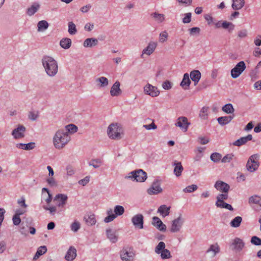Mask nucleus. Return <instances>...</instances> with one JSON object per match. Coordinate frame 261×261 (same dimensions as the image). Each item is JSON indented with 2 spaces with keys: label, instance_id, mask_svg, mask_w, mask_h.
<instances>
[{
  "label": "nucleus",
  "instance_id": "1",
  "mask_svg": "<svg viewBox=\"0 0 261 261\" xmlns=\"http://www.w3.org/2000/svg\"><path fill=\"white\" fill-rule=\"evenodd\" d=\"M43 66L46 74L51 77L55 76L58 71L57 62L49 56H44L42 59Z\"/></svg>",
  "mask_w": 261,
  "mask_h": 261
},
{
  "label": "nucleus",
  "instance_id": "2",
  "mask_svg": "<svg viewBox=\"0 0 261 261\" xmlns=\"http://www.w3.org/2000/svg\"><path fill=\"white\" fill-rule=\"evenodd\" d=\"M74 132H57L54 136L53 142L55 147L61 149L70 141V135Z\"/></svg>",
  "mask_w": 261,
  "mask_h": 261
},
{
  "label": "nucleus",
  "instance_id": "3",
  "mask_svg": "<svg viewBox=\"0 0 261 261\" xmlns=\"http://www.w3.org/2000/svg\"><path fill=\"white\" fill-rule=\"evenodd\" d=\"M115 214H113L112 210L110 209L108 211L107 214L108 216L105 218L104 221L106 223H109L113 221L117 216H121L124 213V208L122 206L116 205L114 209Z\"/></svg>",
  "mask_w": 261,
  "mask_h": 261
},
{
  "label": "nucleus",
  "instance_id": "4",
  "mask_svg": "<svg viewBox=\"0 0 261 261\" xmlns=\"http://www.w3.org/2000/svg\"><path fill=\"white\" fill-rule=\"evenodd\" d=\"M165 244L163 242H160L155 247L154 251L156 254H160L161 257L163 259L170 258L172 256L170 251L165 249Z\"/></svg>",
  "mask_w": 261,
  "mask_h": 261
},
{
  "label": "nucleus",
  "instance_id": "5",
  "mask_svg": "<svg viewBox=\"0 0 261 261\" xmlns=\"http://www.w3.org/2000/svg\"><path fill=\"white\" fill-rule=\"evenodd\" d=\"M259 157L258 154H253L250 156L246 164V168L248 171L253 172L258 169L259 165Z\"/></svg>",
  "mask_w": 261,
  "mask_h": 261
},
{
  "label": "nucleus",
  "instance_id": "6",
  "mask_svg": "<svg viewBox=\"0 0 261 261\" xmlns=\"http://www.w3.org/2000/svg\"><path fill=\"white\" fill-rule=\"evenodd\" d=\"M126 178L138 182H143L147 178V174L142 170L140 169L130 172Z\"/></svg>",
  "mask_w": 261,
  "mask_h": 261
},
{
  "label": "nucleus",
  "instance_id": "7",
  "mask_svg": "<svg viewBox=\"0 0 261 261\" xmlns=\"http://www.w3.org/2000/svg\"><path fill=\"white\" fill-rule=\"evenodd\" d=\"M246 65L244 61H240L231 70V76L233 79L238 78L245 70Z\"/></svg>",
  "mask_w": 261,
  "mask_h": 261
},
{
  "label": "nucleus",
  "instance_id": "8",
  "mask_svg": "<svg viewBox=\"0 0 261 261\" xmlns=\"http://www.w3.org/2000/svg\"><path fill=\"white\" fill-rule=\"evenodd\" d=\"M122 261H133L135 254L131 248H123L120 253Z\"/></svg>",
  "mask_w": 261,
  "mask_h": 261
},
{
  "label": "nucleus",
  "instance_id": "9",
  "mask_svg": "<svg viewBox=\"0 0 261 261\" xmlns=\"http://www.w3.org/2000/svg\"><path fill=\"white\" fill-rule=\"evenodd\" d=\"M184 223V219L181 215H180L177 218L172 221L170 231L172 232H179L182 228Z\"/></svg>",
  "mask_w": 261,
  "mask_h": 261
},
{
  "label": "nucleus",
  "instance_id": "10",
  "mask_svg": "<svg viewBox=\"0 0 261 261\" xmlns=\"http://www.w3.org/2000/svg\"><path fill=\"white\" fill-rule=\"evenodd\" d=\"M144 92L145 94L149 95L153 97L158 96L160 93L156 87L149 84H147L144 87Z\"/></svg>",
  "mask_w": 261,
  "mask_h": 261
},
{
  "label": "nucleus",
  "instance_id": "11",
  "mask_svg": "<svg viewBox=\"0 0 261 261\" xmlns=\"http://www.w3.org/2000/svg\"><path fill=\"white\" fill-rule=\"evenodd\" d=\"M132 222L136 228L142 229L143 228V216L137 214L132 218Z\"/></svg>",
  "mask_w": 261,
  "mask_h": 261
},
{
  "label": "nucleus",
  "instance_id": "12",
  "mask_svg": "<svg viewBox=\"0 0 261 261\" xmlns=\"http://www.w3.org/2000/svg\"><path fill=\"white\" fill-rule=\"evenodd\" d=\"M68 199L66 195L63 194H58L56 195L54 198V201L56 202V204L58 207H63L66 204Z\"/></svg>",
  "mask_w": 261,
  "mask_h": 261
},
{
  "label": "nucleus",
  "instance_id": "13",
  "mask_svg": "<svg viewBox=\"0 0 261 261\" xmlns=\"http://www.w3.org/2000/svg\"><path fill=\"white\" fill-rule=\"evenodd\" d=\"M248 202L250 205L255 204L256 205V207L254 208L255 211H259L261 210L260 196L257 195H254L249 198Z\"/></svg>",
  "mask_w": 261,
  "mask_h": 261
},
{
  "label": "nucleus",
  "instance_id": "14",
  "mask_svg": "<svg viewBox=\"0 0 261 261\" xmlns=\"http://www.w3.org/2000/svg\"><path fill=\"white\" fill-rule=\"evenodd\" d=\"M215 188L220 192L228 193L230 187L229 185L222 181H217L215 184Z\"/></svg>",
  "mask_w": 261,
  "mask_h": 261
},
{
  "label": "nucleus",
  "instance_id": "15",
  "mask_svg": "<svg viewBox=\"0 0 261 261\" xmlns=\"http://www.w3.org/2000/svg\"><path fill=\"white\" fill-rule=\"evenodd\" d=\"M175 124L176 126L187 130L190 123L188 122L187 118L180 117L177 119V122Z\"/></svg>",
  "mask_w": 261,
  "mask_h": 261
},
{
  "label": "nucleus",
  "instance_id": "16",
  "mask_svg": "<svg viewBox=\"0 0 261 261\" xmlns=\"http://www.w3.org/2000/svg\"><path fill=\"white\" fill-rule=\"evenodd\" d=\"M120 83L116 81L111 87L110 94L112 96H118L121 94L122 91L120 88Z\"/></svg>",
  "mask_w": 261,
  "mask_h": 261
},
{
  "label": "nucleus",
  "instance_id": "17",
  "mask_svg": "<svg viewBox=\"0 0 261 261\" xmlns=\"http://www.w3.org/2000/svg\"><path fill=\"white\" fill-rule=\"evenodd\" d=\"M152 224L160 231H164L166 230V226L163 223L161 219L158 217L152 218Z\"/></svg>",
  "mask_w": 261,
  "mask_h": 261
},
{
  "label": "nucleus",
  "instance_id": "18",
  "mask_svg": "<svg viewBox=\"0 0 261 261\" xmlns=\"http://www.w3.org/2000/svg\"><path fill=\"white\" fill-rule=\"evenodd\" d=\"M157 46V43L155 42H150L147 46L144 48L142 51L141 57H142L143 54L150 55L153 53Z\"/></svg>",
  "mask_w": 261,
  "mask_h": 261
},
{
  "label": "nucleus",
  "instance_id": "19",
  "mask_svg": "<svg viewBox=\"0 0 261 261\" xmlns=\"http://www.w3.org/2000/svg\"><path fill=\"white\" fill-rule=\"evenodd\" d=\"M76 256V249L72 246L70 247L65 257L66 260L68 261H72L75 258Z\"/></svg>",
  "mask_w": 261,
  "mask_h": 261
},
{
  "label": "nucleus",
  "instance_id": "20",
  "mask_svg": "<svg viewBox=\"0 0 261 261\" xmlns=\"http://www.w3.org/2000/svg\"><path fill=\"white\" fill-rule=\"evenodd\" d=\"M244 244L242 240L239 238H235L233 242L231 244V246L232 247V249L236 250L237 251H240L244 247Z\"/></svg>",
  "mask_w": 261,
  "mask_h": 261
},
{
  "label": "nucleus",
  "instance_id": "21",
  "mask_svg": "<svg viewBox=\"0 0 261 261\" xmlns=\"http://www.w3.org/2000/svg\"><path fill=\"white\" fill-rule=\"evenodd\" d=\"M162 189L158 182H153L151 187L148 189V193L150 195L156 194L162 192Z\"/></svg>",
  "mask_w": 261,
  "mask_h": 261
},
{
  "label": "nucleus",
  "instance_id": "22",
  "mask_svg": "<svg viewBox=\"0 0 261 261\" xmlns=\"http://www.w3.org/2000/svg\"><path fill=\"white\" fill-rule=\"evenodd\" d=\"M220 247L218 243L211 245L207 250L206 252L211 254L212 257H214L217 253L220 252Z\"/></svg>",
  "mask_w": 261,
  "mask_h": 261
},
{
  "label": "nucleus",
  "instance_id": "23",
  "mask_svg": "<svg viewBox=\"0 0 261 261\" xmlns=\"http://www.w3.org/2000/svg\"><path fill=\"white\" fill-rule=\"evenodd\" d=\"M190 75L191 79L194 83V85H197L201 78L200 72L198 70H194L191 72Z\"/></svg>",
  "mask_w": 261,
  "mask_h": 261
},
{
  "label": "nucleus",
  "instance_id": "24",
  "mask_svg": "<svg viewBox=\"0 0 261 261\" xmlns=\"http://www.w3.org/2000/svg\"><path fill=\"white\" fill-rule=\"evenodd\" d=\"M252 139V135H248L246 137H241V138L239 139L234 142H233V144L235 146H240L247 143L248 141L251 140Z\"/></svg>",
  "mask_w": 261,
  "mask_h": 261
},
{
  "label": "nucleus",
  "instance_id": "25",
  "mask_svg": "<svg viewBox=\"0 0 261 261\" xmlns=\"http://www.w3.org/2000/svg\"><path fill=\"white\" fill-rule=\"evenodd\" d=\"M190 84L191 81L189 79V74L186 73L184 75L183 79L180 85L184 89L187 90L189 89Z\"/></svg>",
  "mask_w": 261,
  "mask_h": 261
},
{
  "label": "nucleus",
  "instance_id": "26",
  "mask_svg": "<svg viewBox=\"0 0 261 261\" xmlns=\"http://www.w3.org/2000/svg\"><path fill=\"white\" fill-rule=\"evenodd\" d=\"M170 208V206H167L166 205H162L159 207L158 212L163 217H165L169 215Z\"/></svg>",
  "mask_w": 261,
  "mask_h": 261
},
{
  "label": "nucleus",
  "instance_id": "27",
  "mask_svg": "<svg viewBox=\"0 0 261 261\" xmlns=\"http://www.w3.org/2000/svg\"><path fill=\"white\" fill-rule=\"evenodd\" d=\"M97 44L98 40L97 39L91 38L86 39L83 43V45L85 47H92L96 46Z\"/></svg>",
  "mask_w": 261,
  "mask_h": 261
},
{
  "label": "nucleus",
  "instance_id": "28",
  "mask_svg": "<svg viewBox=\"0 0 261 261\" xmlns=\"http://www.w3.org/2000/svg\"><path fill=\"white\" fill-rule=\"evenodd\" d=\"M109 138L113 140L120 139L123 136V132H107Z\"/></svg>",
  "mask_w": 261,
  "mask_h": 261
},
{
  "label": "nucleus",
  "instance_id": "29",
  "mask_svg": "<svg viewBox=\"0 0 261 261\" xmlns=\"http://www.w3.org/2000/svg\"><path fill=\"white\" fill-rule=\"evenodd\" d=\"M84 220L86 222V223L89 226L95 224L96 222L95 216L94 214L85 216L84 217Z\"/></svg>",
  "mask_w": 261,
  "mask_h": 261
},
{
  "label": "nucleus",
  "instance_id": "30",
  "mask_svg": "<svg viewBox=\"0 0 261 261\" xmlns=\"http://www.w3.org/2000/svg\"><path fill=\"white\" fill-rule=\"evenodd\" d=\"M108 238L112 243H115L117 241V236L116 234V232L114 231L111 229H108L106 231Z\"/></svg>",
  "mask_w": 261,
  "mask_h": 261
},
{
  "label": "nucleus",
  "instance_id": "31",
  "mask_svg": "<svg viewBox=\"0 0 261 261\" xmlns=\"http://www.w3.org/2000/svg\"><path fill=\"white\" fill-rule=\"evenodd\" d=\"M232 8L233 10H238L242 8L245 5L244 0H232Z\"/></svg>",
  "mask_w": 261,
  "mask_h": 261
},
{
  "label": "nucleus",
  "instance_id": "32",
  "mask_svg": "<svg viewBox=\"0 0 261 261\" xmlns=\"http://www.w3.org/2000/svg\"><path fill=\"white\" fill-rule=\"evenodd\" d=\"M95 81L99 87H105L109 85L108 79L104 76H101L96 79Z\"/></svg>",
  "mask_w": 261,
  "mask_h": 261
},
{
  "label": "nucleus",
  "instance_id": "33",
  "mask_svg": "<svg viewBox=\"0 0 261 261\" xmlns=\"http://www.w3.org/2000/svg\"><path fill=\"white\" fill-rule=\"evenodd\" d=\"M233 119V117L231 116H222L220 117L217 119L218 123L221 125H224L226 124H228L230 122L232 119Z\"/></svg>",
  "mask_w": 261,
  "mask_h": 261
},
{
  "label": "nucleus",
  "instance_id": "34",
  "mask_svg": "<svg viewBox=\"0 0 261 261\" xmlns=\"http://www.w3.org/2000/svg\"><path fill=\"white\" fill-rule=\"evenodd\" d=\"M61 46L64 49H68L71 45V40L68 38H64L61 40L60 42Z\"/></svg>",
  "mask_w": 261,
  "mask_h": 261
},
{
  "label": "nucleus",
  "instance_id": "35",
  "mask_svg": "<svg viewBox=\"0 0 261 261\" xmlns=\"http://www.w3.org/2000/svg\"><path fill=\"white\" fill-rule=\"evenodd\" d=\"M174 165L175 166L174 173L176 176H179L183 171V167L181 164L180 162H175Z\"/></svg>",
  "mask_w": 261,
  "mask_h": 261
},
{
  "label": "nucleus",
  "instance_id": "36",
  "mask_svg": "<svg viewBox=\"0 0 261 261\" xmlns=\"http://www.w3.org/2000/svg\"><path fill=\"white\" fill-rule=\"evenodd\" d=\"M47 251L46 247L45 246H42L38 248L36 254H35L33 259H37L41 255L45 253Z\"/></svg>",
  "mask_w": 261,
  "mask_h": 261
},
{
  "label": "nucleus",
  "instance_id": "37",
  "mask_svg": "<svg viewBox=\"0 0 261 261\" xmlns=\"http://www.w3.org/2000/svg\"><path fill=\"white\" fill-rule=\"evenodd\" d=\"M17 147L18 148L28 150L33 149L35 147V143L33 142H30L28 144L20 143L17 145Z\"/></svg>",
  "mask_w": 261,
  "mask_h": 261
},
{
  "label": "nucleus",
  "instance_id": "38",
  "mask_svg": "<svg viewBox=\"0 0 261 261\" xmlns=\"http://www.w3.org/2000/svg\"><path fill=\"white\" fill-rule=\"evenodd\" d=\"M48 23L45 20L39 21L37 24L38 31H44L48 27Z\"/></svg>",
  "mask_w": 261,
  "mask_h": 261
},
{
  "label": "nucleus",
  "instance_id": "39",
  "mask_svg": "<svg viewBox=\"0 0 261 261\" xmlns=\"http://www.w3.org/2000/svg\"><path fill=\"white\" fill-rule=\"evenodd\" d=\"M40 5L38 4H33L27 9V14L29 16L34 15L39 9Z\"/></svg>",
  "mask_w": 261,
  "mask_h": 261
},
{
  "label": "nucleus",
  "instance_id": "40",
  "mask_svg": "<svg viewBox=\"0 0 261 261\" xmlns=\"http://www.w3.org/2000/svg\"><path fill=\"white\" fill-rule=\"evenodd\" d=\"M222 110L226 114H232L234 112V109L231 103H227L222 108Z\"/></svg>",
  "mask_w": 261,
  "mask_h": 261
},
{
  "label": "nucleus",
  "instance_id": "41",
  "mask_svg": "<svg viewBox=\"0 0 261 261\" xmlns=\"http://www.w3.org/2000/svg\"><path fill=\"white\" fill-rule=\"evenodd\" d=\"M242 221V217L240 216H237L231 220L230 223V226L232 227H238L240 226Z\"/></svg>",
  "mask_w": 261,
  "mask_h": 261
},
{
  "label": "nucleus",
  "instance_id": "42",
  "mask_svg": "<svg viewBox=\"0 0 261 261\" xmlns=\"http://www.w3.org/2000/svg\"><path fill=\"white\" fill-rule=\"evenodd\" d=\"M123 128L120 123H112L108 126L107 130H121Z\"/></svg>",
  "mask_w": 261,
  "mask_h": 261
},
{
  "label": "nucleus",
  "instance_id": "43",
  "mask_svg": "<svg viewBox=\"0 0 261 261\" xmlns=\"http://www.w3.org/2000/svg\"><path fill=\"white\" fill-rule=\"evenodd\" d=\"M151 15L158 23H161L165 20L164 15L163 14L154 12L152 13Z\"/></svg>",
  "mask_w": 261,
  "mask_h": 261
},
{
  "label": "nucleus",
  "instance_id": "44",
  "mask_svg": "<svg viewBox=\"0 0 261 261\" xmlns=\"http://www.w3.org/2000/svg\"><path fill=\"white\" fill-rule=\"evenodd\" d=\"M235 25L231 22L224 21L222 23V28L224 29H227L229 32L233 31Z\"/></svg>",
  "mask_w": 261,
  "mask_h": 261
},
{
  "label": "nucleus",
  "instance_id": "45",
  "mask_svg": "<svg viewBox=\"0 0 261 261\" xmlns=\"http://www.w3.org/2000/svg\"><path fill=\"white\" fill-rule=\"evenodd\" d=\"M216 205L218 207L225 208L229 210V211H232L233 210L232 206L230 204L226 203L224 201H222V202H216Z\"/></svg>",
  "mask_w": 261,
  "mask_h": 261
},
{
  "label": "nucleus",
  "instance_id": "46",
  "mask_svg": "<svg viewBox=\"0 0 261 261\" xmlns=\"http://www.w3.org/2000/svg\"><path fill=\"white\" fill-rule=\"evenodd\" d=\"M208 108L203 107L200 111L199 117L203 119H205L208 115Z\"/></svg>",
  "mask_w": 261,
  "mask_h": 261
},
{
  "label": "nucleus",
  "instance_id": "47",
  "mask_svg": "<svg viewBox=\"0 0 261 261\" xmlns=\"http://www.w3.org/2000/svg\"><path fill=\"white\" fill-rule=\"evenodd\" d=\"M222 159V155L220 153L215 152L211 155V159L215 163L219 162Z\"/></svg>",
  "mask_w": 261,
  "mask_h": 261
},
{
  "label": "nucleus",
  "instance_id": "48",
  "mask_svg": "<svg viewBox=\"0 0 261 261\" xmlns=\"http://www.w3.org/2000/svg\"><path fill=\"white\" fill-rule=\"evenodd\" d=\"M68 32L71 35H74L77 32L76 26L73 22L68 23Z\"/></svg>",
  "mask_w": 261,
  "mask_h": 261
},
{
  "label": "nucleus",
  "instance_id": "49",
  "mask_svg": "<svg viewBox=\"0 0 261 261\" xmlns=\"http://www.w3.org/2000/svg\"><path fill=\"white\" fill-rule=\"evenodd\" d=\"M39 116L38 111H30L28 114V118L32 121H34L37 119Z\"/></svg>",
  "mask_w": 261,
  "mask_h": 261
},
{
  "label": "nucleus",
  "instance_id": "50",
  "mask_svg": "<svg viewBox=\"0 0 261 261\" xmlns=\"http://www.w3.org/2000/svg\"><path fill=\"white\" fill-rule=\"evenodd\" d=\"M102 164V161L100 159L92 160L90 161L89 165L94 168H97L100 167Z\"/></svg>",
  "mask_w": 261,
  "mask_h": 261
},
{
  "label": "nucleus",
  "instance_id": "51",
  "mask_svg": "<svg viewBox=\"0 0 261 261\" xmlns=\"http://www.w3.org/2000/svg\"><path fill=\"white\" fill-rule=\"evenodd\" d=\"M228 197V193H223V194H219L217 196L216 202H222L224 200H226Z\"/></svg>",
  "mask_w": 261,
  "mask_h": 261
},
{
  "label": "nucleus",
  "instance_id": "52",
  "mask_svg": "<svg viewBox=\"0 0 261 261\" xmlns=\"http://www.w3.org/2000/svg\"><path fill=\"white\" fill-rule=\"evenodd\" d=\"M198 187L196 185H192L187 187L183 190V191L185 193H191L197 189Z\"/></svg>",
  "mask_w": 261,
  "mask_h": 261
},
{
  "label": "nucleus",
  "instance_id": "53",
  "mask_svg": "<svg viewBox=\"0 0 261 261\" xmlns=\"http://www.w3.org/2000/svg\"><path fill=\"white\" fill-rule=\"evenodd\" d=\"M233 156L234 155L232 153L227 154L221 159V161L224 163H229L232 160Z\"/></svg>",
  "mask_w": 261,
  "mask_h": 261
},
{
  "label": "nucleus",
  "instance_id": "54",
  "mask_svg": "<svg viewBox=\"0 0 261 261\" xmlns=\"http://www.w3.org/2000/svg\"><path fill=\"white\" fill-rule=\"evenodd\" d=\"M168 34L167 31H164L160 34V42L163 43L167 41Z\"/></svg>",
  "mask_w": 261,
  "mask_h": 261
},
{
  "label": "nucleus",
  "instance_id": "55",
  "mask_svg": "<svg viewBox=\"0 0 261 261\" xmlns=\"http://www.w3.org/2000/svg\"><path fill=\"white\" fill-rule=\"evenodd\" d=\"M28 226L27 225H24V224L22 223L21 225L20 228V232L24 236H27L28 234Z\"/></svg>",
  "mask_w": 261,
  "mask_h": 261
},
{
  "label": "nucleus",
  "instance_id": "56",
  "mask_svg": "<svg viewBox=\"0 0 261 261\" xmlns=\"http://www.w3.org/2000/svg\"><path fill=\"white\" fill-rule=\"evenodd\" d=\"M251 243L255 245H261V239L256 236H253L251 239Z\"/></svg>",
  "mask_w": 261,
  "mask_h": 261
},
{
  "label": "nucleus",
  "instance_id": "57",
  "mask_svg": "<svg viewBox=\"0 0 261 261\" xmlns=\"http://www.w3.org/2000/svg\"><path fill=\"white\" fill-rule=\"evenodd\" d=\"M257 73H258V71L256 69H255L254 70H252L250 71V72L249 73V75H250L252 81H255L258 79Z\"/></svg>",
  "mask_w": 261,
  "mask_h": 261
},
{
  "label": "nucleus",
  "instance_id": "58",
  "mask_svg": "<svg viewBox=\"0 0 261 261\" xmlns=\"http://www.w3.org/2000/svg\"><path fill=\"white\" fill-rule=\"evenodd\" d=\"M172 84L168 80H166L162 84V87L165 90H169L172 88Z\"/></svg>",
  "mask_w": 261,
  "mask_h": 261
},
{
  "label": "nucleus",
  "instance_id": "59",
  "mask_svg": "<svg viewBox=\"0 0 261 261\" xmlns=\"http://www.w3.org/2000/svg\"><path fill=\"white\" fill-rule=\"evenodd\" d=\"M80 228V223L79 222L75 221L71 225V229L74 231H77Z\"/></svg>",
  "mask_w": 261,
  "mask_h": 261
},
{
  "label": "nucleus",
  "instance_id": "60",
  "mask_svg": "<svg viewBox=\"0 0 261 261\" xmlns=\"http://www.w3.org/2000/svg\"><path fill=\"white\" fill-rule=\"evenodd\" d=\"M191 16L192 14L191 13H187L185 14V16L184 18L182 19V22L184 23H190L191 21Z\"/></svg>",
  "mask_w": 261,
  "mask_h": 261
},
{
  "label": "nucleus",
  "instance_id": "61",
  "mask_svg": "<svg viewBox=\"0 0 261 261\" xmlns=\"http://www.w3.org/2000/svg\"><path fill=\"white\" fill-rule=\"evenodd\" d=\"M66 172L67 175L68 176H72L75 173V170L74 168L70 165H68L67 166Z\"/></svg>",
  "mask_w": 261,
  "mask_h": 261
},
{
  "label": "nucleus",
  "instance_id": "62",
  "mask_svg": "<svg viewBox=\"0 0 261 261\" xmlns=\"http://www.w3.org/2000/svg\"><path fill=\"white\" fill-rule=\"evenodd\" d=\"M12 135L15 139H20L24 137L23 132H12Z\"/></svg>",
  "mask_w": 261,
  "mask_h": 261
},
{
  "label": "nucleus",
  "instance_id": "63",
  "mask_svg": "<svg viewBox=\"0 0 261 261\" xmlns=\"http://www.w3.org/2000/svg\"><path fill=\"white\" fill-rule=\"evenodd\" d=\"M46 181L49 185L54 187L57 186V182L53 176H50L46 179Z\"/></svg>",
  "mask_w": 261,
  "mask_h": 261
},
{
  "label": "nucleus",
  "instance_id": "64",
  "mask_svg": "<svg viewBox=\"0 0 261 261\" xmlns=\"http://www.w3.org/2000/svg\"><path fill=\"white\" fill-rule=\"evenodd\" d=\"M90 176H87L84 178L79 180V183L82 186L86 185L90 181Z\"/></svg>",
  "mask_w": 261,
  "mask_h": 261
}]
</instances>
